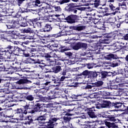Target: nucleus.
I'll use <instances>...</instances> for the list:
<instances>
[{
    "label": "nucleus",
    "instance_id": "16",
    "mask_svg": "<svg viewBox=\"0 0 128 128\" xmlns=\"http://www.w3.org/2000/svg\"><path fill=\"white\" fill-rule=\"evenodd\" d=\"M74 29L75 30H78V32H80L82 30H85L86 26H84L78 25L76 26H75L74 28Z\"/></svg>",
    "mask_w": 128,
    "mask_h": 128
},
{
    "label": "nucleus",
    "instance_id": "15",
    "mask_svg": "<svg viewBox=\"0 0 128 128\" xmlns=\"http://www.w3.org/2000/svg\"><path fill=\"white\" fill-rule=\"evenodd\" d=\"M16 32L14 30H10V31H4L2 32V34L4 36H6V34H14V36H16Z\"/></svg>",
    "mask_w": 128,
    "mask_h": 128
},
{
    "label": "nucleus",
    "instance_id": "47",
    "mask_svg": "<svg viewBox=\"0 0 128 128\" xmlns=\"http://www.w3.org/2000/svg\"><path fill=\"white\" fill-rule=\"evenodd\" d=\"M26 80H24L22 79L19 80V81L18 82L19 84H24V82H26Z\"/></svg>",
    "mask_w": 128,
    "mask_h": 128
},
{
    "label": "nucleus",
    "instance_id": "2",
    "mask_svg": "<svg viewBox=\"0 0 128 128\" xmlns=\"http://www.w3.org/2000/svg\"><path fill=\"white\" fill-rule=\"evenodd\" d=\"M108 4L110 10V14L116 15V14L118 12V8L114 5V0H107Z\"/></svg>",
    "mask_w": 128,
    "mask_h": 128
},
{
    "label": "nucleus",
    "instance_id": "30",
    "mask_svg": "<svg viewBox=\"0 0 128 128\" xmlns=\"http://www.w3.org/2000/svg\"><path fill=\"white\" fill-rule=\"evenodd\" d=\"M100 76H101V78H106L108 76V72L102 71L100 73Z\"/></svg>",
    "mask_w": 128,
    "mask_h": 128
},
{
    "label": "nucleus",
    "instance_id": "34",
    "mask_svg": "<svg viewBox=\"0 0 128 128\" xmlns=\"http://www.w3.org/2000/svg\"><path fill=\"white\" fill-rule=\"evenodd\" d=\"M36 108H39V109L38 108L37 110H42V108H40V106H44V104H42V102L39 101L38 103L36 104Z\"/></svg>",
    "mask_w": 128,
    "mask_h": 128
},
{
    "label": "nucleus",
    "instance_id": "38",
    "mask_svg": "<svg viewBox=\"0 0 128 128\" xmlns=\"http://www.w3.org/2000/svg\"><path fill=\"white\" fill-rule=\"evenodd\" d=\"M100 0H95V2L94 3V8H98L100 6Z\"/></svg>",
    "mask_w": 128,
    "mask_h": 128
},
{
    "label": "nucleus",
    "instance_id": "4",
    "mask_svg": "<svg viewBox=\"0 0 128 128\" xmlns=\"http://www.w3.org/2000/svg\"><path fill=\"white\" fill-rule=\"evenodd\" d=\"M72 114H66L64 116V120L62 122L63 124H66L69 128H74L72 124H70V122L72 120Z\"/></svg>",
    "mask_w": 128,
    "mask_h": 128
},
{
    "label": "nucleus",
    "instance_id": "49",
    "mask_svg": "<svg viewBox=\"0 0 128 128\" xmlns=\"http://www.w3.org/2000/svg\"><path fill=\"white\" fill-rule=\"evenodd\" d=\"M70 106H73V107H72V109H70V110H76V106H76V104H70Z\"/></svg>",
    "mask_w": 128,
    "mask_h": 128
},
{
    "label": "nucleus",
    "instance_id": "6",
    "mask_svg": "<svg viewBox=\"0 0 128 128\" xmlns=\"http://www.w3.org/2000/svg\"><path fill=\"white\" fill-rule=\"evenodd\" d=\"M96 112V110L94 109V107H92V108H87V113L88 114V116L90 118H96L94 112Z\"/></svg>",
    "mask_w": 128,
    "mask_h": 128
},
{
    "label": "nucleus",
    "instance_id": "52",
    "mask_svg": "<svg viewBox=\"0 0 128 128\" xmlns=\"http://www.w3.org/2000/svg\"><path fill=\"white\" fill-rule=\"evenodd\" d=\"M88 70H86L82 72V76H88Z\"/></svg>",
    "mask_w": 128,
    "mask_h": 128
},
{
    "label": "nucleus",
    "instance_id": "43",
    "mask_svg": "<svg viewBox=\"0 0 128 128\" xmlns=\"http://www.w3.org/2000/svg\"><path fill=\"white\" fill-rule=\"evenodd\" d=\"M108 10H110H110H108V8H102L100 10V12H102L103 14H104V12H108Z\"/></svg>",
    "mask_w": 128,
    "mask_h": 128
},
{
    "label": "nucleus",
    "instance_id": "27",
    "mask_svg": "<svg viewBox=\"0 0 128 128\" xmlns=\"http://www.w3.org/2000/svg\"><path fill=\"white\" fill-rule=\"evenodd\" d=\"M105 58L108 60H112L114 58V54H108L105 56Z\"/></svg>",
    "mask_w": 128,
    "mask_h": 128
},
{
    "label": "nucleus",
    "instance_id": "41",
    "mask_svg": "<svg viewBox=\"0 0 128 128\" xmlns=\"http://www.w3.org/2000/svg\"><path fill=\"white\" fill-rule=\"evenodd\" d=\"M26 100H28L32 101V100H34V98L33 97L32 95H29L26 97Z\"/></svg>",
    "mask_w": 128,
    "mask_h": 128
},
{
    "label": "nucleus",
    "instance_id": "57",
    "mask_svg": "<svg viewBox=\"0 0 128 128\" xmlns=\"http://www.w3.org/2000/svg\"><path fill=\"white\" fill-rule=\"evenodd\" d=\"M66 36V34H62V32H61L60 33H59L57 35L56 34V38H58V36Z\"/></svg>",
    "mask_w": 128,
    "mask_h": 128
},
{
    "label": "nucleus",
    "instance_id": "14",
    "mask_svg": "<svg viewBox=\"0 0 128 128\" xmlns=\"http://www.w3.org/2000/svg\"><path fill=\"white\" fill-rule=\"evenodd\" d=\"M122 74H120L116 78V82H122L124 80V76H123Z\"/></svg>",
    "mask_w": 128,
    "mask_h": 128
},
{
    "label": "nucleus",
    "instance_id": "56",
    "mask_svg": "<svg viewBox=\"0 0 128 128\" xmlns=\"http://www.w3.org/2000/svg\"><path fill=\"white\" fill-rule=\"evenodd\" d=\"M124 2L119 4V6H126V0Z\"/></svg>",
    "mask_w": 128,
    "mask_h": 128
},
{
    "label": "nucleus",
    "instance_id": "9",
    "mask_svg": "<svg viewBox=\"0 0 128 128\" xmlns=\"http://www.w3.org/2000/svg\"><path fill=\"white\" fill-rule=\"evenodd\" d=\"M56 94H57L54 91L50 92L48 93V96L46 97V100H54V98H58V96H56Z\"/></svg>",
    "mask_w": 128,
    "mask_h": 128
},
{
    "label": "nucleus",
    "instance_id": "24",
    "mask_svg": "<svg viewBox=\"0 0 128 128\" xmlns=\"http://www.w3.org/2000/svg\"><path fill=\"white\" fill-rule=\"evenodd\" d=\"M103 104H101L102 108H108L110 106V102L106 100H103Z\"/></svg>",
    "mask_w": 128,
    "mask_h": 128
},
{
    "label": "nucleus",
    "instance_id": "28",
    "mask_svg": "<svg viewBox=\"0 0 128 128\" xmlns=\"http://www.w3.org/2000/svg\"><path fill=\"white\" fill-rule=\"evenodd\" d=\"M90 84H94V86H96L97 88H98V86H101L102 84H104L102 81H98L95 83L91 82Z\"/></svg>",
    "mask_w": 128,
    "mask_h": 128
},
{
    "label": "nucleus",
    "instance_id": "17",
    "mask_svg": "<svg viewBox=\"0 0 128 128\" xmlns=\"http://www.w3.org/2000/svg\"><path fill=\"white\" fill-rule=\"evenodd\" d=\"M55 10V12H62V8L60 6H50V10Z\"/></svg>",
    "mask_w": 128,
    "mask_h": 128
},
{
    "label": "nucleus",
    "instance_id": "54",
    "mask_svg": "<svg viewBox=\"0 0 128 128\" xmlns=\"http://www.w3.org/2000/svg\"><path fill=\"white\" fill-rule=\"evenodd\" d=\"M37 62H38V64H43L44 66H46V64L44 62L43 60H38L37 61Z\"/></svg>",
    "mask_w": 128,
    "mask_h": 128
},
{
    "label": "nucleus",
    "instance_id": "10",
    "mask_svg": "<svg viewBox=\"0 0 128 128\" xmlns=\"http://www.w3.org/2000/svg\"><path fill=\"white\" fill-rule=\"evenodd\" d=\"M66 20L69 24H74L76 22V16L74 15L69 16L66 18Z\"/></svg>",
    "mask_w": 128,
    "mask_h": 128
},
{
    "label": "nucleus",
    "instance_id": "13",
    "mask_svg": "<svg viewBox=\"0 0 128 128\" xmlns=\"http://www.w3.org/2000/svg\"><path fill=\"white\" fill-rule=\"evenodd\" d=\"M45 58H58L56 52L54 50L48 54H45Z\"/></svg>",
    "mask_w": 128,
    "mask_h": 128
},
{
    "label": "nucleus",
    "instance_id": "64",
    "mask_svg": "<svg viewBox=\"0 0 128 128\" xmlns=\"http://www.w3.org/2000/svg\"><path fill=\"white\" fill-rule=\"evenodd\" d=\"M122 76H124V78H128V72H125V74H122Z\"/></svg>",
    "mask_w": 128,
    "mask_h": 128
},
{
    "label": "nucleus",
    "instance_id": "1",
    "mask_svg": "<svg viewBox=\"0 0 128 128\" xmlns=\"http://www.w3.org/2000/svg\"><path fill=\"white\" fill-rule=\"evenodd\" d=\"M8 48V52L6 53V54H10L9 56H8V58H12V56L10 54H15V56H18V54L20 52H22V50H22V48H20L18 46H8L7 48Z\"/></svg>",
    "mask_w": 128,
    "mask_h": 128
},
{
    "label": "nucleus",
    "instance_id": "12",
    "mask_svg": "<svg viewBox=\"0 0 128 128\" xmlns=\"http://www.w3.org/2000/svg\"><path fill=\"white\" fill-rule=\"evenodd\" d=\"M0 8L2 10V12H8V4L4 3V4H0Z\"/></svg>",
    "mask_w": 128,
    "mask_h": 128
},
{
    "label": "nucleus",
    "instance_id": "37",
    "mask_svg": "<svg viewBox=\"0 0 128 128\" xmlns=\"http://www.w3.org/2000/svg\"><path fill=\"white\" fill-rule=\"evenodd\" d=\"M74 50H80V42L77 43L75 46H73Z\"/></svg>",
    "mask_w": 128,
    "mask_h": 128
},
{
    "label": "nucleus",
    "instance_id": "11",
    "mask_svg": "<svg viewBox=\"0 0 128 128\" xmlns=\"http://www.w3.org/2000/svg\"><path fill=\"white\" fill-rule=\"evenodd\" d=\"M34 112H38V114H40V116H48V114L46 113V112L42 110V109H40L39 108H34Z\"/></svg>",
    "mask_w": 128,
    "mask_h": 128
},
{
    "label": "nucleus",
    "instance_id": "33",
    "mask_svg": "<svg viewBox=\"0 0 128 128\" xmlns=\"http://www.w3.org/2000/svg\"><path fill=\"white\" fill-rule=\"evenodd\" d=\"M102 116L103 118H106L108 120V118L110 117V114L108 112H104L102 114Z\"/></svg>",
    "mask_w": 128,
    "mask_h": 128
},
{
    "label": "nucleus",
    "instance_id": "44",
    "mask_svg": "<svg viewBox=\"0 0 128 128\" xmlns=\"http://www.w3.org/2000/svg\"><path fill=\"white\" fill-rule=\"evenodd\" d=\"M6 26H7V28H8L9 30L10 28H14V26L12 25V24H6Z\"/></svg>",
    "mask_w": 128,
    "mask_h": 128
},
{
    "label": "nucleus",
    "instance_id": "18",
    "mask_svg": "<svg viewBox=\"0 0 128 128\" xmlns=\"http://www.w3.org/2000/svg\"><path fill=\"white\" fill-rule=\"evenodd\" d=\"M53 72L55 74H58V72H60V70H62V68L60 66H56L52 68Z\"/></svg>",
    "mask_w": 128,
    "mask_h": 128
},
{
    "label": "nucleus",
    "instance_id": "35",
    "mask_svg": "<svg viewBox=\"0 0 128 128\" xmlns=\"http://www.w3.org/2000/svg\"><path fill=\"white\" fill-rule=\"evenodd\" d=\"M107 120H110V122H116V117H114L112 116H109L108 119H106Z\"/></svg>",
    "mask_w": 128,
    "mask_h": 128
},
{
    "label": "nucleus",
    "instance_id": "20",
    "mask_svg": "<svg viewBox=\"0 0 128 128\" xmlns=\"http://www.w3.org/2000/svg\"><path fill=\"white\" fill-rule=\"evenodd\" d=\"M94 16L96 17L94 18V24H97V22H100V19H99L98 18H102V16L101 14H97L96 13H94Z\"/></svg>",
    "mask_w": 128,
    "mask_h": 128
},
{
    "label": "nucleus",
    "instance_id": "5",
    "mask_svg": "<svg viewBox=\"0 0 128 128\" xmlns=\"http://www.w3.org/2000/svg\"><path fill=\"white\" fill-rule=\"evenodd\" d=\"M56 120H58V118H54L51 120H49V122L46 124V126L47 128H54L55 124H56Z\"/></svg>",
    "mask_w": 128,
    "mask_h": 128
},
{
    "label": "nucleus",
    "instance_id": "59",
    "mask_svg": "<svg viewBox=\"0 0 128 128\" xmlns=\"http://www.w3.org/2000/svg\"><path fill=\"white\" fill-rule=\"evenodd\" d=\"M17 114H22V108L17 109Z\"/></svg>",
    "mask_w": 128,
    "mask_h": 128
},
{
    "label": "nucleus",
    "instance_id": "46",
    "mask_svg": "<svg viewBox=\"0 0 128 128\" xmlns=\"http://www.w3.org/2000/svg\"><path fill=\"white\" fill-rule=\"evenodd\" d=\"M68 2H70L69 0H60L59 2V4H64Z\"/></svg>",
    "mask_w": 128,
    "mask_h": 128
},
{
    "label": "nucleus",
    "instance_id": "26",
    "mask_svg": "<svg viewBox=\"0 0 128 128\" xmlns=\"http://www.w3.org/2000/svg\"><path fill=\"white\" fill-rule=\"evenodd\" d=\"M58 43L54 42L50 46L49 49L51 50H56L54 48H58Z\"/></svg>",
    "mask_w": 128,
    "mask_h": 128
},
{
    "label": "nucleus",
    "instance_id": "55",
    "mask_svg": "<svg viewBox=\"0 0 128 128\" xmlns=\"http://www.w3.org/2000/svg\"><path fill=\"white\" fill-rule=\"evenodd\" d=\"M24 0H18V4L19 6H20V4H22L23 2H24Z\"/></svg>",
    "mask_w": 128,
    "mask_h": 128
},
{
    "label": "nucleus",
    "instance_id": "3",
    "mask_svg": "<svg viewBox=\"0 0 128 128\" xmlns=\"http://www.w3.org/2000/svg\"><path fill=\"white\" fill-rule=\"evenodd\" d=\"M52 10H50V6H42V8L40 9L39 14L42 16H44L45 14H48L50 12H52Z\"/></svg>",
    "mask_w": 128,
    "mask_h": 128
},
{
    "label": "nucleus",
    "instance_id": "60",
    "mask_svg": "<svg viewBox=\"0 0 128 128\" xmlns=\"http://www.w3.org/2000/svg\"><path fill=\"white\" fill-rule=\"evenodd\" d=\"M88 54H90V52H85L82 54V56H88Z\"/></svg>",
    "mask_w": 128,
    "mask_h": 128
},
{
    "label": "nucleus",
    "instance_id": "53",
    "mask_svg": "<svg viewBox=\"0 0 128 128\" xmlns=\"http://www.w3.org/2000/svg\"><path fill=\"white\" fill-rule=\"evenodd\" d=\"M30 58H36V54L34 53H33L32 52H30Z\"/></svg>",
    "mask_w": 128,
    "mask_h": 128
},
{
    "label": "nucleus",
    "instance_id": "36",
    "mask_svg": "<svg viewBox=\"0 0 128 128\" xmlns=\"http://www.w3.org/2000/svg\"><path fill=\"white\" fill-rule=\"evenodd\" d=\"M126 110V107L124 105V104H122L120 108H119V110L120 112H124Z\"/></svg>",
    "mask_w": 128,
    "mask_h": 128
},
{
    "label": "nucleus",
    "instance_id": "8",
    "mask_svg": "<svg viewBox=\"0 0 128 128\" xmlns=\"http://www.w3.org/2000/svg\"><path fill=\"white\" fill-rule=\"evenodd\" d=\"M84 88L85 90H90L91 92H96L98 90V87L94 84H93L92 86L88 84Z\"/></svg>",
    "mask_w": 128,
    "mask_h": 128
},
{
    "label": "nucleus",
    "instance_id": "39",
    "mask_svg": "<svg viewBox=\"0 0 128 128\" xmlns=\"http://www.w3.org/2000/svg\"><path fill=\"white\" fill-rule=\"evenodd\" d=\"M59 16H60V14H52V16H51V18L52 20H56V18H58V17Z\"/></svg>",
    "mask_w": 128,
    "mask_h": 128
},
{
    "label": "nucleus",
    "instance_id": "58",
    "mask_svg": "<svg viewBox=\"0 0 128 128\" xmlns=\"http://www.w3.org/2000/svg\"><path fill=\"white\" fill-rule=\"evenodd\" d=\"M42 31H38L37 33H36V35L38 36H42Z\"/></svg>",
    "mask_w": 128,
    "mask_h": 128
},
{
    "label": "nucleus",
    "instance_id": "29",
    "mask_svg": "<svg viewBox=\"0 0 128 128\" xmlns=\"http://www.w3.org/2000/svg\"><path fill=\"white\" fill-rule=\"evenodd\" d=\"M52 27L50 26V25L46 24V26L44 27L43 30L44 32H50V30H51Z\"/></svg>",
    "mask_w": 128,
    "mask_h": 128
},
{
    "label": "nucleus",
    "instance_id": "22",
    "mask_svg": "<svg viewBox=\"0 0 128 128\" xmlns=\"http://www.w3.org/2000/svg\"><path fill=\"white\" fill-rule=\"evenodd\" d=\"M40 18L30 19L28 20V24H29L30 26H34V22H38Z\"/></svg>",
    "mask_w": 128,
    "mask_h": 128
},
{
    "label": "nucleus",
    "instance_id": "48",
    "mask_svg": "<svg viewBox=\"0 0 128 128\" xmlns=\"http://www.w3.org/2000/svg\"><path fill=\"white\" fill-rule=\"evenodd\" d=\"M87 68L89 69L92 68H94V63L88 64Z\"/></svg>",
    "mask_w": 128,
    "mask_h": 128
},
{
    "label": "nucleus",
    "instance_id": "51",
    "mask_svg": "<svg viewBox=\"0 0 128 128\" xmlns=\"http://www.w3.org/2000/svg\"><path fill=\"white\" fill-rule=\"evenodd\" d=\"M23 56H25V58H28V57L30 56V53H28V52H26L24 51L23 52Z\"/></svg>",
    "mask_w": 128,
    "mask_h": 128
},
{
    "label": "nucleus",
    "instance_id": "50",
    "mask_svg": "<svg viewBox=\"0 0 128 128\" xmlns=\"http://www.w3.org/2000/svg\"><path fill=\"white\" fill-rule=\"evenodd\" d=\"M66 78H68V77L66 76H62L60 78V82H64Z\"/></svg>",
    "mask_w": 128,
    "mask_h": 128
},
{
    "label": "nucleus",
    "instance_id": "7",
    "mask_svg": "<svg viewBox=\"0 0 128 128\" xmlns=\"http://www.w3.org/2000/svg\"><path fill=\"white\" fill-rule=\"evenodd\" d=\"M32 8H40V6H44V4H42L40 0H36L30 3Z\"/></svg>",
    "mask_w": 128,
    "mask_h": 128
},
{
    "label": "nucleus",
    "instance_id": "62",
    "mask_svg": "<svg viewBox=\"0 0 128 128\" xmlns=\"http://www.w3.org/2000/svg\"><path fill=\"white\" fill-rule=\"evenodd\" d=\"M69 6H71V8H76V4H70Z\"/></svg>",
    "mask_w": 128,
    "mask_h": 128
},
{
    "label": "nucleus",
    "instance_id": "45",
    "mask_svg": "<svg viewBox=\"0 0 128 128\" xmlns=\"http://www.w3.org/2000/svg\"><path fill=\"white\" fill-rule=\"evenodd\" d=\"M46 116H41L38 118V120H46Z\"/></svg>",
    "mask_w": 128,
    "mask_h": 128
},
{
    "label": "nucleus",
    "instance_id": "40",
    "mask_svg": "<svg viewBox=\"0 0 128 128\" xmlns=\"http://www.w3.org/2000/svg\"><path fill=\"white\" fill-rule=\"evenodd\" d=\"M80 48H86V47L88 46V44L86 43L80 42Z\"/></svg>",
    "mask_w": 128,
    "mask_h": 128
},
{
    "label": "nucleus",
    "instance_id": "42",
    "mask_svg": "<svg viewBox=\"0 0 128 128\" xmlns=\"http://www.w3.org/2000/svg\"><path fill=\"white\" fill-rule=\"evenodd\" d=\"M19 116V120H26V118L24 116V114L22 113L18 115Z\"/></svg>",
    "mask_w": 128,
    "mask_h": 128
},
{
    "label": "nucleus",
    "instance_id": "63",
    "mask_svg": "<svg viewBox=\"0 0 128 128\" xmlns=\"http://www.w3.org/2000/svg\"><path fill=\"white\" fill-rule=\"evenodd\" d=\"M90 98H96V96L95 94H93L92 95H90Z\"/></svg>",
    "mask_w": 128,
    "mask_h": 128
},
{
    "label": "nucleus",
    "instance_id": "32",
    "mask_svg": "<svg viewBox=\"0 0 128 128\" xmlns=\"http://www.w3.org/2000/svg\"><path fill=\"white\" fill-rule=\"evenodd\" d=\"M122 104L120 102H116L114 104V108H120V106H122Z\"/></svg>",
    "mask_w": 128,
    "mask_h": 128
},
{
    "label": "nucleus",
    "instance_id": "61",
    "mask_svg": "<svg viewBox=\"0 0 128 128\" xmlns=\"http://www.w3.org/2000/svg\"><path fill=\"white\" fill-rule=\"evenodd\" d=\"M102 104H98L96 106V108H98V110L100 109V108H102Z\"/></svg>",
    "mask_w": 128,
    "mask_h": 128
},
{
    "label": "nucleus",
    "instance_id": "23",
    "mask_svg": "<svg viewBox=\"0 0 128 128\" xmlns=\"http://www.w3.org/2000/svg\"><path fill=\"white\" fill-rule=\"evenodd\" d=\"M36 62V60L30 58H26V60H25L24 62L25 64H34V62Z\"/></svg>",
    "mask_w": 128,
    "mask_h": 128
},
{
    "label": "nucleus",
    "instance_id": "19",
    "mask_svg": "<svg viewBox=\"0 0 128 128\" xmlns=\"http://www.w3.org/2000/svg\"><path fill=\"white\" fill-rule=\"evenodd\" d=\"M25 120H26V121L24 122V124H30L32 122V119L31 116H28L26 118H25Z\"/></svg>",
    "mask_w": 128,
    "mask_h": 128
},
{
    "label": "nucleus",
    "instance_id": "25",
    "mask_svg": "<svg viewBox=\"0 0 128 128\" xmlns=\"http://www.w3.org/2000/svg\"><path fill=\"white\" fill-rule=\"evenodd\" d=\"M98 73L96 72H90L89 74V76L90 78H96L98 76Z\"/></svg>",
    "mask_w": 128,
    "mask_h": 128
},
{
    "label": "nucleus",
    "instance_id": "31",
    "mask_svg": "<svg viewBox=\"0 0 128 128\" xmlns=\"http://www.w3.org/2000/svg\"><path fill=\"white\" fill-rule=\"evenodd\" d=\"M19 24L21 26H22L23 28L28 26V23L26 22L24 20H20Z\"/></svg>",
    "mask_w": 128,
    "mask_h": 128
},
{
    "label": "nucleus",
    "instance_id": "21",
    "mask_svg": "<svg viewBox=\"0 0 128 128\" xmlns=\"http://www.w3.org/2000/svg\"><path fill=\"white\" fill-rule=\"evenodd\" d=\"M22 32L24 34H34V30L30 28L24 29Z\"/></svg>",
    "mask_w": 128,
    "mask_h": 128
}]
</instances>
